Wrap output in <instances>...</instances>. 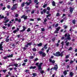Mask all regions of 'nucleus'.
<instances>
[{
  "instance_id": "1",
  "label": "nucleus",
  "mask_w": 77,
  "mask_h": 77,
  "mask_svg": "<svg viewBox=\"0 0 77 77\" xmlns=\"http://www.w3.org/2000/svg\"><path fill=\"white\" fill-rule=\"evenodd\" d=\"M53 55L54 56H62V53L60 54V52H57L56 53V54L53 53Z\"/></svg>"
},
{
  "instance_id": "2",
  "label": "nucleus",
  "mask_w": 77,
  "mask_h": 77,
  "mask_svg": "<svg viewBox=\"0 0 77 77\" xmlns=\"http://www.w3.org/2000/svg\"><path fill=\"white\" fill-rule=\"evenodd\" d=\"M70 35L68 33L64 35L65 37H66L67 36V40H70L71 38H70Z\"/></svg>"
},
{
  "instance_id": "3",
  "label": "nucleus",
  "mask_w": 77,
  "mask_h": 77,
  "mask_svg": "<svg viewBox=\"0 0 77 77\" xmlns=\"http://www.w3.org/2000/svg\"><path fill=\"white\" fill-rule=\"evenodd\" d=\"M15 6H17V4H16L14 5H13V7H12L11 8V10H14V9H17V7Z\"/></svg>"
},
{
  "instance_id": "4",
  "label": "nucleus",
  "mask_w": 77,
  "mask_h": 77,
  "mask_svg": "<svg viewBox=\"0 0 77 77\" xmlns=\"http://www.w3.org/2000/svg\"><path fill=\"white\" fill-rule=\"evenodd\" d=\"M21 18H23L24 20H27V16L25 15H23L21 17Z\"/></svg>"
},
{
  "instance_id": "5",
  "label": "nucleus",
  "mask_w": 77,
  "mask_h": 77,
  "mask_svg": "<svg viewBox=\"0 0 77 77\" xmlns=\"http://www.w3.org/2000/svg\"><path fill=\"white\" fill-rule=\"evenodd\" d=\"M29 1V2H26L25 4H26V5L27 6H29V5H30V3H32V0H28Z\"/></svg>"
},
{
  "instance_id": "6",
  "label": "nucleus",
  "mask_w": 77,
  "mask_h": 77,
  "mask_svg": "<svg viewBox=\"0 0 77 77\" xmlns=\"http://www.w3.org/2000/svg\"><path fill=\"white\" fill-rule=\"evenodd\" d=\"M39 53L40 54H42V56H43V57H45V56H46V54H45V53H43L42 51L40 52Z\"/></svg>"
},
{
  "instance_id": "7",
  "label": "nucleus",
  "mask_w": 77,
  "mask_h": 77,
  "mask_svg": "<svg viewBox=\"0 0 77 77\" xmlns=\"http://www.w3.org/2000/svg\"><path fill=\"white\" fill-rule=\"evenodd\" d=\"M42 63H40L38 66L39 69L41 70V66H42Z\"/></svg>"
},
{
  "instance_id": "8",
  "label": "nucleus",
  "mask_w": 77,
  "mask_h": 77,
  "mask_svg": "<svg viewBox=\"0 0 77 77\" xmlns=\"http://www.w3.org/2000/svg\"><path fill=\"white\" fill-rule=\"evenodd\" d=\"M3 44V42H2L0 44V50H3V47L2 46L3 44Z\"/></svg>"
},
{
  "instance_id": "9",
  "label": "nucleus",
  "mask_w": 77,
  "mask_h": 77,
  "mask_svg": "<svg viewBox=\"0 0 77 77\" xmlns=\"http://www.w3.org/2000/svg\"><path fill=\"white\" fill-rule=\"evenodd\" d=\"M49 61L50 62H51L52 63H55V61L54 60L52 61V60L51 59H49Z\"/></svg>"
},
{
  "instance_id": "10",
  "label": "nucleus",
  "mask_w": 77,
  "mask_h": 77,
  "mask_svg": "<svg viewBox=\"0 0 77 77\" xmlns=\"http://www.w3.org/2000/svg\"><path fill=\"white\" fill-rule=\"evenodd\" d=\"M19 29L18 28H17V30H15L14 31H13V32L14 33H16V32H17L19 30Z\"/></svg>"
},
{
  "instance_id": "11",
  "label": "nucleus",
  "mask_w": 77,
  "mask_h": 77,
  "mask_svg": "<svg viewBox=\"0 0 77 77\" xmlns=\"http://www.w3.org/2000/svg\"><path fill=\"white\" fill-rule=\"evenodd\" d=\"M58 68V66H57V65H56L54 67V69H55V70H56Z\"/></svg>"
},
{
  "instance_id": "12",
  "label": "nucleus",
  "mask_w": 77,
  "mask_h": 77,
  "mask_svg": "<svg viewBox=\"0 0 77 77\" xmlns=\"http://www.w3.org/2000/svg\"><path fill=\"white\" fill-rule=\"evenodd\" d=\"M73 11V8L72 7H70V13H72Z\"/></svg>"
},
{
  "instance_id": "13",
  "label": "nucleus",
  "mask_w": 77,
  "mask_h": 77,
  "mask_svg": "<svg viewBox=\"0 0 77 77\" xmlns=\"http://www.w3.org/2000/svg\"><path fill=\"white\" fill-rule=\"evenodd\" d=\"M36 68V66H31L29 67L30 69H35Z\"/></svg>"
},
{
  "instance_id": "14",
  "label": "nucleus",
  "mask_w": 77,
  "mask_h": 77,
  "mask_svg": "<svg viewBox=\"0 0 77 77\" xmlns=\"http://www.w3.org/2000/svg\"><path fill=\"white\" fill-rule=\"evenodd\" d=\"M73 74H74V73H73L72 72H70V75L71 77H72V76H73Z\"/></svg>"
},
{
  "instance_id": "15",
  "label": "nucleus",
  "mask_w": 77,
  "mask_h": 77,
  "mask_svg": "<svg viewBox=\"0 0 77 77\" xmlns=\"http://www.w3.org/2000/svg\"><path fill=\"white\" fill-rule=\"evenodd\" d=\"M23 29L21 30V32H23V31H25V30H26V27H25V26H23Z\"/></svg>"
},
{
  "instance_id": "16",
  "label": "nucleus",
  "mask_w": 77,
  "mask_h": 77,
  "mask_svg": "<svg viewBox=\"0 0 77 77\" xmlns=\"http://www.w3.org/2000/svg\"><path fill=\"white\" fill-rule=\"evenodd\" d=\"M37 45L38 47H41L42 45V43H40L39 44H38Z\"/></svg>"
},
{
  "instance_id": "17",
  "label": "nucleus",
  "mask_w": 77,
  "mask_h": 77,
  "mask_svg": "<svg viewBox=\"0 0 77 77\" xmlns=\"http://www.w3.org/2000/svg\"><path fill=\"white\" fill-rule=\"evenodd\" d=\"M52 5L54 6H56V3H55V2H54V1H53L52 2Z\"/></svg>"
},
{
  "instance_id": "18",
  "label": "nucleus",
  "mask_w": 77,
  "mask_h": 77,
  "mask_svg": "<svg viewBox=\"0 0 77 77\" xmlns=\"http://www.w3.org/2000/svg\"><path fill=\"white\" fill-rule=\"evenodd\" d=\"M8 57H13V54H11V55H9V56H7Z\"/></svg>"
},
{
  "instance_id": "19",
  "label": "nucleus",
  "mask_w": 77,
  "mask_h": 77,
  "mask_svg": "<svg viewBox=\"0 0 77 77\" xmlns=\"http://www.w3.org/2000/svg\"><path fill=\"white\" fill-rule=\"evenodd\" d=\"M60 29V27H58L57 28H56V30L57 31H59V30Z\"/></svg>"
},
{
  "instance_id": "20",
  "label": "nucleus",
  "mask_w": 77,
  "mask_h": 77,
  "mask_svg": "<svg viewBox=\"0 0 77 77\" xmlns=\"http://www.w3.org/2000/svg\"><path fill=\"white\" fill-rule=\"evenodd\" d=\"M63 74H64V75H66V74H67V72H66V71L65 70Z\"/></svg>"
},
{
  "instance_id": "21",
  "label": "nucleus",
  "mask_w": 77,
  "mask_h": 77,
  "mask_svg": "<svg viewBox=\"0 0 77 77\" xmlns=\"http://www.w3.org/2000/svg\"><path fill=\"white\" fill-rule=\"evenodd\" d=\"M9 21V19L7 20L4 21V23H8V22Z\"/></svg>"
},
{
  "instance_id": "22",
  "label": "nucleus",
  "mask_w": 77,
  "mask_h": 77,
  "mask_svg": "<svg viewBox=\"0 0 77 77\" xmlns=\"http://www.w3.org/2000/svg\"><path fill=\"white\" fill-rule=\"evenodd\" d=\"M47 45L46 44L45 45H44V48L45 49H47Z\"/></svg>"
},
{
  "instance_id": "23",
  "label": "nucleus",
  "mask_w": 77,
  "mask_h": 77,
  "mask_svg": "<svg viewBox=\"0 0 77 77\" xmlns=\"http://www.w3.org/2000/svg\"><path fill=\"white\" fill-rule=\"evenodd\" d=\"M72 23L73 24H75V20H73L72 21Z\"/></svg>"
},
{
  "instance_id": "24",
  "label": "nucleus",
  "mask_w": 77,
  "mask_h": 77,
  "mask_svg": "<svg viewBox=\"0 0 77 77\" xmlns=\"http://www.w3.org/2000/svg\"><path fill=\"white\" fill-rule=\"evenodd\" d=\"M32 75H33V76H36V75H37V74H36V73H33L32 74Z\"/></svg>"
},
{
  "instance_id": "25",
  "label": "nucleus",
  "mask_w": 77,
  "mask_h": 77,
  "mask_svg": "<svg viewBox=\"0 0 77 77\" xmlns=\"http://www.w3.org/2000/svg\"><path fill=\"white\" fill-rule=\"evenodd\" d=\"M47 11V10H45V9H44L43 10V12L44 14L46 12V11Z\"/></svg>"
},
{
  "instance_id": "26",
  "label": "nucleus",
  "mask_w": 77,
  "mask_h": 77,
  "mask_svg": "<svg viewBox=\"0 0 77 77\" xmlns=\"http://www.w3.org/2000/svg\"><path fill=\"white\" fill-rule=\"evenodd\" d=\"M69 42H68L66 44V45L67 46H68L69 45Z\"/></svg>"
},
{
  "instance_id": "27",
  "label": "nucleus",
  "mask_w": 77,
  "mask_h": 77,
  "mask_svg": "<svg viewBox=\"0 0 77 77\" xmlns=\"http://www.w3.org/2000/svg\"><path fill=\"white\" fill-rule=\"evenodd\" d=\"M24 4H25V3L24 2L22 4V7H23L24 6Z\"/></svg>"
},
{
  "instance_id": "28",
  "label": "nucleus",
  "mask_w": 77,
  "mask_h": 77,
  "mask_svg": "<svg viewBox=\"0 0 77 77\" xmlns=\"http://www.w3.org/2000/svg\"><path fill=\"white\" fill-rule=\"evenodd\" d=\"M14 66H16V67H17L18 66V64H14Z\"/></svg>"
},
{
  "instance_id": "29",
  "label": "nucleus",
  "mask_w": 77,
  "mask_h": 77,
  "mask_svg": "<svg viewBox=\"0 0 77 77\" xmlns=\"http://www.w3.org/2000/svg\"><path fill=\"white\" fill-rule=\"evenodd\" d=\"M59 26V24L58 23H57L55 25V27H57V26Z\"/></svg>"
},
{
  "instance_id": "30",
  "label": "nucleus",
  "mask_w": 77,
  "mask_h": 77,
  "mask_svg": "<svg viewBox=\"0 0 77 77\" xmlns=\"http://www.w3.org/2000/svg\"><path fill=\"white\" fill-rule=\"evenodd\" d=\"M47 10H48V11H50V8L49 7H48L47 8Z\"/></svg>"
},
{
  "instance_id": "31",
  "label": "nucleus",
  "mask_w": 77,
  "mask_h": 77,
  "mask_svg": "<svg viewBox=\"0 0 77 77\" xmlns=\"http://www.w3.org/2000/svg\"><path fill=\"white\" fill-rule=\"evenodd\" d=\"M50 50V48H48V49L46 51H47V53H48V51H49Z\"/></svg>"
},
{
  "instance_id": "32",
  "label": "nucleus",
  "mask_w": 77,
  "mask_h": 77,
  "mask_svg": "<svg viewBox=\"0 0 77 77\" xmlns=\"http://www.w3.org/2000/svg\"><path fill=\"white\" fill-rule=\"evenodd\" d=\"M32 50L34 51H36V48H34L32 49Z\"/></svg>"
},
{
  "instance_id": "33",
  "label": "nucleus",
  "mask_w": 77,
  "mask_h": 77,
  "mask_svg": "<svg viewBox=\"0 0 77 77\" xmlns=\"http://www.w3.org/2000/svg\"><path fill=\"white\" fill-rule=\"evenodd\" d=\"M50 15H51V14H48V15H47V16H46V18H48V17H50Z\"/></svg>"
},
{
  "instance_id": "34",
  "label": "nucleus",
  "mask_w": 77,
  "mask_h": 77,
  "mask_svg": "<svg viewBox=\"0 0 77 77\" xmlns=\"http://www.w3.org/2000/svg\"><path fill=\"white\" fill-rule=\"evenodd\" d=\"M63 27H64V29H66V28L68 27V26H67L64 25V26H63Z\"/></svg>"
},
{
  "instance_id": "35",
  "label": "nucleus",
  "mask_w": 77,
  "mask_h": 77,
  "mask_svg": "<svg viewBox=\"0 0 77 77\" xmlns=\"http://www.w3.org/2000/svg\"><path fill=\"white\" fill-rule=\"evenodd\" d=\"M3 71L4 73H5V72L7 71V70H3Z\"/></svg>"
},
{
  "instance_id": "36",
  "label": "nucleus",
  "mask_w": 77,
  "mask_h": 77,
  "mask_svg": "<svg viewBox=\"0 0 77 77\" xmlns=\"http://www.w3.org/2000/svg\"><path fill=\"white\" fill-rule=\"evenodd\" d=\"M58 31H57V30H55L54 33H59V32H58Z\"/></svg>"
},
{
  "instance_id": "37",
  "label": "nucleus",
  "mask_w": 77,
  "mask_h": 77,
  "mask_svg": "<svg viewBox=\"0 0 77 77\" xmlns=\"http://www.w3.org/2000/svg\"><path fill=\"white\" fill-rule=\"evenodd\" d=\"M46 6H47V5L45 4L43 5V7L44 8H45Z\"/></svg>"
},
{
  "instance_id": "38",
  "label": "nucleus",
  "mask_w": 77,
  "mask_h": 77,
  "mask_svg": "<svg viewBox=\"0 0 77 77\" xmlns=\"http://www.w3.org/2000/svg\"><path fill=\"white\" fill-rule=\"evenodd\" d=\"M27 61H28V60H27V59H26L24 60V62H27Z\"/></svg>"
},
{
  "instance_id": "39",
  "label": "nucleus",
  "mask_w": 77,
  "mask_h": 77,
  "mask_svg": "<svg viewBox=\"0 0 77 77\" xmlns=\"http://www.w3.org/2000/svg\"><path fill=\"white\" fill-rule=\"evenodd\" d=\"M15 17H18V14H16L15 15Z\"/></svg>"
},
{
  "instance_id": "40",
  "label": "nucleus",
  "mask_w": 77,
  "mask_h": 77,
  "mask_svg": "<svg viewBox=\"0 0 77 77\" xmlns=\"http://www.w3.org/2000/svg\"><path fill=\"white\" fill-rule=\"evenodd\" d=\"M47 21V18H45L44 20L45 23H46Z\"/></svg>"
},
{
  "instance_id": "41",
  "label": "nucleus",
  "mask_w": 77,
  "mask_h": 77,
  "mask_svg": "<svg viewBox=\"0 0 77 77\" xmlns=\"http://www.w3.org/2000/svg\"><path fill=\"white\" fill-rule=\"evenodd\" d=\"M7 57H8V56L7 57H3V59H6Z\"/></svg>"
},
{
  "instance_id": "42",
  "label": "nucleus",
  "mask_w": 77,
  "mask_h": 77,
  "mask_svg": "<svg viewBox=\"0 0 77 77\" xmlns=\"http://www.w3.org/2000/svg\"><path fill=\"white\" fill-rule=\"evenodd\" d=\"M27 45H32V42L29 43H28L27 44Z\"/></svg>"
},
{
  "instance_id": "43",
  "label": "nucleus",
  "mask_w": 77,
  "mask_h": 77,
  "mask_svg": "<svg viewBox=\"0 0 77 77\" xmlns=\"http://www.w3.org/2000/svg\"><path fill=\"white\" fill-rule=\"evenodd\" d=\"M9 39L8 38H7L6 40V42H8L9 41Z\"/></svg>"
},
{
  "instance_id": "44",
  "label": "nucleus",
  "mask_w": 77,
  "mask_h": 77,
  "mask_svg": "<svg viewBox=\"0 0 77 77\" xmlns=\"http://www.w3.org/2000/svg\"><path fill=\"white\" fill-rule=\"evenodd\" d=\"M37 20L38 21H40L41 19L40 18H38L37 19Z\"/></svg>"
},
{
  "instance_id": "45",
  "label": "nucleus",
  "mask_w": 77,
  "mask_h": 77,
  "mask_svg": "<svg viewBox=\"0 0 77 77\" xmlns=\"http://www.w3.org/2000/svg\"><path fill=\"white\" fill-rule=\"evenodd\" d=\"M30 28H28L27 30V32H30Z\"/></svg>"
},
{
  "instance_id": "46",
  "label": "nucleus",
  "mask_w": 77,
  "mask_h": 77,
  "mask_svg": "<svg viewBox=\"0 0 77 77\" xmlns=\"http://www.w3.org/2000/svg\"><path fill=\"white\" fill-rule=\"evenodd\" d=\"M30 21H34V19H30Z\"/></svg>"
},
{
  "instance_id": "47",
  "label": "nucleus",
  "mask_w": 77,
  "mask_h": 77,
  "mask_svg": "<svg viewBox=\"0 0 77 77\" xmlns=\"http://www.w3.org/2000/svg\"><path fill=\"white\" fill-rule=\"evenodd\" d=\"M38 60V58H36L34 60V61H37Z\"/></svg>"
},
{
  "instance_id": "48",
  "label": "nucleus",
  "mask_w": 77,
  "mask_h": 77,
  "mask_svg": "<svg viewBox=\"0 0 77 77\" xmlns=\"http://www.w3.org/2000/svg\"><path fill=\"white\" fill-rule=\"evenodd\" d=\"M10 8H11L10 5H8L7 6V8H8V9H10Z\"/></svg>"
},
{
  "instance_id": "49",
  "label": "nucleus",
  "mask_w": 77,
  "mask_h": 77,
  "mask_svg": "<svg viewBox=\"0 0 77 77\" xmlns=\"http://www.w3.org/2000/svg\"><path fill=\"white\" fill-rule=\"evenodd\" d=\"M65 39V37H62L61 39H62V40H63V39Z\"/></svg>"
},
{
  "instance_id": "50",
  "label": "nucleus",
  "mask_w": 77,
  "mask_h": 77,
  "mask_svg": "<svg viewBox=\"0 0 77 77\" xmlns=\"http://www.w3.org/2000/svg\"><path fill=\"white\" fill-rule=\"evenodd\" d=\"M34 2L35 3H36L38 2V0H35L34 1Z\"/></svg>"
},
{
  "instance_id": "51",
  "label": "nucleus",
  "mask_w": 77,
  "mask_h": 77,
  "mask_svg": "<svg viewBox=\"0 0 77 77\" xmlns=\"http://www.w3.org/2000/svg\"><path fill=\"white\" fill-rule=\"evenodd\" d=\"M61 44L62 45V46H63V44H64V42H61Z\"/></svg>"
},
{
  "instance_id": "52",
  "label": "nucleus",
  "mask_w": 77,
  "mask_h": 77,
  "mask_svg": "<svg viewBox=\"0 0 77 77\" xmlns=\"http://www.w3.org/2000/svg\"><path fill=\"white\" fill-rule=\"evenodd\" d=\"M45 31V29L44 28L42 29V31Z\"/></svg>"
},
{
  "instance_id": "53",
  "label": "nucleus",
  "mask_w": 77,
  "mask_h": 77,
  "mask_svg": "<svg viewBox=\"0 0 77 77\" xmlns=\"http://www.w3.org/2000/svg\"><path fill=\"white\" fill-rule=\"evenodd\" d=\"M72 47H70L69 48V50H72Z\"/></svg>"
},
{
  "instance_id": "54",
  "label": "nucleus",
  "mask_w": 77,
  "mask_h": 77,
  "mask_svg": "<svg viewBox=\"0 0 77 77\" xmlns=\"http://www.w3.org/2000/svg\"><path fill=\"white\" fill-rule=\"evenodd\" d=\"M18 21L19 23H20V22H21V19H19Z\"/></svg>"
},
{
  "instance_id": "55",
  "label": "nucleus",
  "mask_w": 77,
  "mask_h": 77,
  "mask_svg": "<svg viewBox=\"0 0 77 77\" xmlns=\"http://www.w3.org/2000/svg\"><path fill=\"white\" fill-rule=\"evenodd\" d=\"M34 13H35V11H32L31 14H34Z\"/></svg>"
},
{
  "instance_id": "56",
  "label": "nucleus",
  "mask_w": 77,
  "mask_h": 77,
  "mask_svg": "<svg viewBox=\"0 0 77 77\" xmlns=\"http://www.w3.org/2000/svg\"><path fill=\"white\" fill-rule=\"evenodd\" d=\"M29 70L28 69L26 70L25 71V72H29Z\"/></svg>"
},
{
  "instance_id": "57",
  "label": "nucleus",
  "mask_w": 77,
  "mask_h": 77,
  "mask_svg": "<svg viewBox=\"0 0 77 77\" xmlns=\"http://www.w3.org/2000/svg\"><path fill=\"white\" fill-rule=\"evenodd\" d=\"M68 58H69V56H68V55H67L66 56V59H68Z\"/></svg>"
},
{
  "instance_id": "58",
  "label": "nucleus",
  "mask_w": 77,
  "mask_h": 77,
  "mask_svg": "<svg viewBox=\"0 0 77 77\" xmlns=\"http://www.w3.org/2000/svg\"><path fill=\"white\" fill-rule=\"evenodd\" d=\"M56 15L57 16H59V13H57Z\"/></svg>"
},
{
  "instance_id": "59",
  "label": "nucleus",
  "mask_w": 77,
  "mask_h": 77,
  "mask_svg": "<svg viewBox=\"0 0 77 77\" xmlns=\"http://www.w3.org/2000/svg\"><path fill=\"white\" fill-rule=\"evenodd\" d=\"M10 26H11V24H8V27H10Z\"/></svg>"
},
{
  "instance_id": "60",
  "label": "nucleus",
  "mask_w": 77,
  "mask_h": 77,
  "mask_svg": "<svg viewBox=\"0 0 77 77\" xmlns=\"http://www.w3.org/2000/svg\"><path fill=\"white\" fill-rule=\"evenodd\" d=\"M49 13H50V12H49V11H48L46 12V14H49Z\"/></svg>"
},
{
  "instance_id": "61",
  "label": "nucleus",
  "mask_w": 77,
  "mask_h": 77,
  "mask_svg": "<svg viewBox=\"0 0 77 77\" xmlns=\"http://www.w3.org/2000/svg\"><path fill=\"white\" fill-rule=\"evenodd\" d=\"M26 65V63H23V64H22V65L23 66H24V65Z\"/></svg>"
},
{
  "instance_id": "62",
  "label": "nucleus",
  "mask_w": 77,
  "mask_h": 77,
  "mask_svg": "<svg viewBox=\"0 0 77 77\" xmlns=\"http://www.w3.org/2000/svg\"><path fill=\"white\" fill-rule=\"evenodd\" d=\"M33 56H31V57H30V59H33Z\"/></svg>"
},
{
  "instance_id": "63",
  "label": "nucleus",
  "mask_w": 77,
  "mask_h": 77,
  "mask_svg": "<svg viewBox=\"0 0 77 77\" xmlns=\"http://www.w3.org/2000/svg\"><path fill=\"white\" fill-rule=\"evenodd\" d=\"M44 70H42L41 72V73H44Z\"/></svg>"
},
{
  "instance_id": "64",
  "label": "nucleus",
  "mask_w": 77,
  "mask_h": 77,
  "mask_svg": "<svg viewBox=\"0 0 77 77\" xmlns=\"http://www.w3.org/2000/svg\"><path fill=\"white\" fill-rule=\"evenodd\" d=\"M41 14H44V11H41Z\"/></svg>"
}]
</instances>
